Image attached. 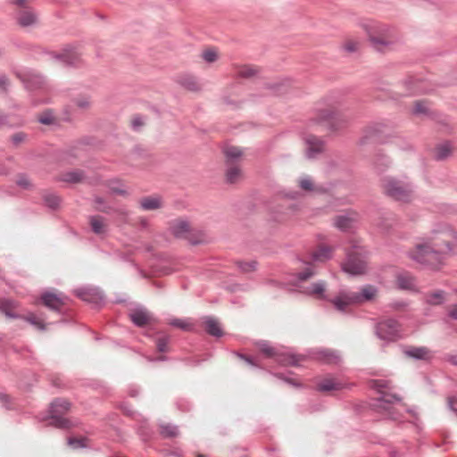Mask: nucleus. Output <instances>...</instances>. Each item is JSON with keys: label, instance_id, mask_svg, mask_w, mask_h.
<instances>
[{"label": "nucleus", "instance_id": "obj_1", "mask_svg": "<svg viewBox=\"0 0 457 457\" xmlns=\"http://www.w3.org/2000/svg\"><path fill=\"white\" fill-rule=\"evenodd\" d=\"M408 256L420 264L436 269L443 263L445 252L442 249H436L428 238H423L408 252Z\"/></svg>", "mask_w": 457, "mask_h": 457}, {"label": "nucleus", "instance_id": "obj_2", "mask_svg": "<svg viewBox=\"0 0 457 457\" xmlns=\"http://www.w3.org/2000/svg\"><path fill=\"white\" fill-rule=\"evenodd\" d=\"M381 187L383 193L394 201L410 204L413 199V186L406 178L386 177Z\"/></svg>", "mask_w": 457, "mask_h": 457}, {"label": "nucleus", "instance_id": "obj_3", "mask_svg": "<svg viewBox=\"0 0 457 457\" xmlns=\"http://www.w3.org/2000/svg\"><path fill=\"white\" fill-rule=\"evenodd\" d=\"M428 240L433 244L436 249H441L445 246L448 252H451L457 241V231L449 224L439 222L435 224L431 230V236L428 237Z\"/></svg>", "mask_w": 457, "mask_h": 457}, {"label": "nucleus", "instance_id": "obj_4", "mask_svg": "<svg viewBox=\"0 0 457 457\" xmlns=\"http://www.w3.org/2000/svg\"><path fill=\"white\" fill-rule=\"evenodd\" d=\"M367 252L358 245L346 253V260L341 264L342 270L352 276L363 275L367 271Z\"/></svg>", "mask_w": 457, "mask_h": 457}, {"label": "nucleus", "instance_id": "obj_5", "mask_svg": "<svg viewBox=\"0 0 457 457\" xmlns=\"http://www.w3.org/2000/svg\"><path fill=\"white\" fill-rule=\"evenodd\" d=\"M170 230L176 238L187 239L193 245L205 242L204 233L202 230L193 229L190 223L185 220H175L170 224Z\"/></svg>", "mask_w": 457, "mask_h": 457}, {"label": "nucleus", "instance_id": "obj_6", "mask_svg": "<svg viewBox=\"0 0 457 457\" xmlns=\"http://www.w3.org/2000/svg\"><path fill=\"white\" fill-rule=\"evenodd\" d=\"M313 119L318 123L325 124L328 129L333 131L343 129L349 124V120L346 117L330 110L318 111Z\"/></svg>", "mask_w": 457, "mask_h": 457}, {"label": "nucleus", "instance_id": "obj_7", "mask_svg": "<svg viewBox=\"0 0 457 457\" xmlns=\"http://www.w3.org/2000/svg\"><path fill=\"white\" fill-rule=\"evenodd\" d=\"M260 351L267 357L274 358L277 361L283 365H298V358L293 354L279 353L274 347L267 342H261L258 344Z\"/></svg>", "mask_w": 457, "mask_h": 457}, {"label": "nucleus", "instance_id": "obj_8", "mask_svg": "<svg viewBox=\"0 0 457 457\" xmlns=\"http://www.w3.org/2000/svg\"><path fill=\"white\" fill-rule=\"evenodd\" d=\"M376 333L382 340L395 341L400 337L399 324L393 319L383 320L378 323Z\"/></svg>", "mask_w": 457, "mask_h": 457}, {"label": "nucleus", "instance_id": "obj_9", "mask_svg": "<svg viewBox=\"0 0 457 457\" xmlns=\"http://www.w3.org/2000/svg\"><path fill=\"white\" fill-rule=\"evenodd\" d=\"M368 37L371 46L378 52L386 51L395 42L389 27H385L384 36H379L375 32H368Z\"/></svg>", "mask_w": 457, "mask_h": 457}, {"label": "nucleus", "instance_id": "obj_10", "mask_svg": "<svg viewBox=\"0 0 457 457\" xmlns=\"http://www.w3.org/2000/svg\"><path fill=\"white\" fill-rule=\"evenodd\" d=\"M401 400V397L396 395L381 393V396L377 399L375 406L378 411L387 414L391 419H395L393 405L400 403Z\"/></svg>", "mask_w": 457, "mask_h": 457}, {"label": "nucleus", "instance_id": "obj_11", "mask_svg": "<svg viewBox=\"0 0 457 457\" xmlns=\"http://www.w3.org/2000/svg\"><path fill=\"white\" fill-rule=\"evenodd\" d=\"M293 86L294 83L290 79L284 78L266 83L264 88L267 89L270 95L280 96L288 94L293 88Z\"/></svg>", "mask_w": 457, "mask_h": 457}, {"label": "nucleus", "instance_id": "obj_12", "mask_svg": "<svg viewBox=\"0 0 457 457\" xmlns=\"http://www.w3.org/2000/svg\"><path fill=\"white\" fill-rule=\"evenodd\" d=\"M17 24L22 28L35 26L38 21L37 12L32 8L16 10Z\"/></svg>", "mask_w": 457, "mask_h": 457}, {"label": "nucleus", "instance_id": "obj_13", "mask_svg": "<svg viewBox=\"0 0 457 457\" xmlns=\"http://www.w3.org/2000/svg\"><path fill=\"white\" fill-rule=\"evenodd\" d=\"M305 154L309 159H314L325 151V143L316 136L310 135L305 138Z\"/></svg>", "mask_w": 457, "mask_h": 457}, {"label": "nucleus", "instance_id": "obj_14", "mask_svg": "<svg viewBox=\"0 0 457 457\" xmlns=\"http://www.w3.org/2000/svg\"><path fill=\"white\" fill-rule=\"evenodd\" d=\"M358 214L355 212H347L345 214L337 216L334 225L341 231H348L358 221Z\"/></svg>", "mask_w": 457, "mask_h": 457}, {"label": "nucleus", "instance_id": "obj_15", "mask_svg": "<svg viewBox=\"0 0 457 457\" xmlns=\"http://www.w3.org/2000/svg\"><path fill=\"white\" fill-rule=\"evenodd\" d=\"M335 308L340 312H345L350 305L357 304L353 297V292L340 291L338 295L331 300Z\"/></svg>", "mask_w": 457, "mask_h": 457}, {"label": "nucleus", "instance_id": "obj_16", "mask_svg": "<svg viewBox=\"0 0 457 457\" xmlns=\"http://www.w3.org/2000/svg\"><path fill=\"white\" fill-rule=\"evenodd\" d=\"M41 300L46 307L55 312H60L65 304L64 299L61 295L48 291L42 294Z\"/></svg>", "mask_w": 457, "mask_h": 457}, {"label": "nucleus", "instance_id": "obj_17", "mask_svg": "<svg viewBox=\"0 0 457 457\" xmlns=\"http://www.w3.org/2000/svg\"><path fill=\"white\" fill-rule=\"evenodd\" d=\"M378 295V288L372 285H366L361 288L360 292H353V297L357 304L370 302L375 299Z\"/></svg>", "mask_w": 457, "mask_h": 457}, {"label": "nucleus", "instance_id": "obj_18", "mask_svg": "<svg viewBox=\"0 0 457 457\" xmlns=\"http://www.w3.org/2000/svg\"><path fill=\"white\" fill-rule=\"evenodd\" d=\"M244 178L240 164H226L225 180L228 184H237Z\"/></svg>", "mask_w": 457, "mask_h": 457}, {"label": "nucleus", "instance_id": "obj_19", "mask_svg": "<svg viewBox=\"0 0 457 457\" xmlns=\"http://www.w3.org/2000/svg\"><path fill=\"white\" fill-rule=\"evenodd\" d=\"M223 154L225 155V164H239L243 156L242 149L234 145L226 146L223 149Z\"/></svg>", "mask_w": 457, "mask_h": 457}, {"label": "nucleus", "instance_id": "obj_20", "mask_svg": "<svg viewBox=\"0 0 457 457\" xmlns=\"http://www.w3.org/2000/svg\"><path fill=\"white\" fill-rule=\"evenodd\" d=\"M404 354L414 360H429L431 358V351L425 346L420 347H409L404 350Z\"/></svg>", "mask_w": 457, "mask_h": 457}, {"label": "nucleus", "instance_id": "obj_21", "mask_svg": "<svg viewBox=\"0 0 457 457\" xmlns=\"http://www.w3.org/2000/svg\"><path fill=\"white\" fill-rule=\"evenodd\" d=\"M317 391L331 392L338 391L344 388V384L332 378H326L317 384Z\"/></svg>", "mask_w": 457, "mask_h": 457}, {"label": "nucleus", "instance_id": "obj_22", "mask_svg": "<svg viewBox=\"0 0 457 457\" xmlns=\"http://www.w3.org/2000/svg\"><path fill=\"white\" fill-rule=\"evenodd\" d=\"M453 147L451 142L445 141L435 147L434 158L436 161H445L453 154Z\"/></svg>", "mask_w": 457, "mask_h": 457}, {"label": "nucleus", "instance_id": "obj_23", "mask_svg": "<svg viewBox=\"0 0 457 457\" xmlns=\"http://www.w3.org/2000/svg\"><path fill=\"white\" fill-rule=\"evenodd\" d=\"M176 81L182 87L189 90V91H198L200 90V86L197 83L195 78L189 74H182L177 77Z\"/></svg>", "mask_w": 457, "mask_h": 457}, {"label": "nucleus", "instance_id": "obj_24", "mask_svg": "<svg viewBox=\"0 0 457 457\" xmlns=\"http://www.w3.org/2000/svg\"><path fill=\"white\" fill-rule=\"evenodd\" d=\"M130 320L137 327H144L150 322L151 316L145 309H136L129 314Z\"/></svg>", "mask_w": 457, "mask_h": 457}, {"label": "nucleus", "instance_id": "obj_25", "mask_svg": "<svg viewBox=\"0 0 457 457\" xmlns=\"http://www.w3.org/2000/svg\"><path fill=\"white\" fill-rule=\"evenodd\" d=\"M204 326L206 332L215 337H221L223 336L222 328L219 321L212 317L204 318Z\"/></svg>", "mask_w": 457, "mask_h": 457}, {"label": "nucleus", "instance_id": "obj_26", "mask_svg": "<svg viewBox=\"0 0 457 457\" xmlns=\"http://www.w3.org/2000/svg\"><path fill=\"white\" fill-rule=\"evenodd\" d=\"M78 297L85 302L97 303L98 301L102 300L99 293L90 288H79L75 291Z\"/></svg>", "mask_w": 457, "mask_h": 457}, {"label": "nucleus", "instance_id": "obj_27", "mask_svg": "<svg viewBox=\"0 0 457 457\" xmlns=\"http://www.w3.org/2000/svg\"><path fill=\"white\" fill-rule=\"evenodd\" d=\"M89 224L92 231L96 235L106 233L107 225L105 219L100 215H93L89 217Z\"/></svg>", "mask_w": 457, "mask_h": 457}, {"label": "nucleus", "instance_id": "obj_28", "mask_svg": "<svg viewBox=\"0 0 457 457\" xmlns=\"http://www.w3.org/2000/svg\"><path fill=\"white\" fill-rule=\"evenodd\" d=\"M18 307V303L12 300L4 299L0 301V312L10 319H19L21 316L13 312Z\"/></svg>", "mask_w": 457, "mask_h": 457}, {"label": "nucleus", "instance_id": "obj_29", "mask_svg": "<svg viewBox=\"0 0 457 457\" xmlns=\"http://www.w3.org/2000/svg\"><path fill=\"white\" fill-rule=\"evenodd\" d=\"M71 403L62 398L53 401L50 404V413L65 414L71 410Z\"/></svg>", "mask_w": 457, "mask_h": 457}, {"label": "nucleus", "instance_id": "obj_30", "mask_svg": "<svg viewBox=\"0 0 457 457\" xmlns=\"http://www.w3.org/2000/svg\"><path fill=\"white\" fill-rule=\"evenodd\" d=\"M317 358L325 364H337L340 361L339 354L331 350H321L318 352Z\"/></svg>", "mask_w": 457, "mask_h": 457}, {"label": "nucleus", "instance_id": "obj_31", "mask_svg": "<svg viewBox=\"0 0 457 457\" xmlns=\"http://www.w3.org/2000/svg\"><path fill=\"white\" fill-rule=\"evenodd\" d=\"M139 204L145 211L158 210L162 207V199L160 196H147L142 198Z\"/></svg>", "mask_w": 457, "mask_h": 457}, {"label": "nucleus", "instance_id": "obj_32", "mask_svg": "<svg viewBox=\"0 0 457 457\" xmlns=\"http://www.w3.org/2000/svg\"><path fill=\"white\" fill-rule=\"evenodd\" d=\"M67 65H75L79 62V54L72 50L65 49L60 54L54 56Z\"/></svg>", "mask_w": 457, "mask_h": 457}, {"label": "nucleus", "instance_id": "obj_33", "mask_svg": "<svg viewBox=\"0 0 457 457\" xmlns=\"http://www.w3.org/2000/svg\"><path fill=\"white\" fill-rule=\"evenodd\" d=\"M404 83L410 91V94H425L428 92L424 81L420 79H410L405 80Z\"/></svg>", "mask_w": 457, "mask_h": 457}, {"label": "nucleus", "instance_id": "obj_34", "mask_svg": "<svg viewBox=\"0 0 457 457\" xmlns=\"http://www.w3.org/2000/svg\"><path fill=\"white\" fill-rule=\"evenodd\" d=\"M63 414L50 413L51 425L57 428L68 429L73 426L71 421L62 417Z\"/></svg>", "mask_w": 457, "mask_h": 457}, {"label": "nucleus", "instance_id": "obj_35", "mask_svg": "<svg viewBox=\"0 0 457 457\" xmlns=\"http://www.w3.org/2000/svg\"><path fill=\"white\" fill-rule=\"evenodd\" d=\"M85 178L84 172L80 170H74L71 171H68L63 173L60 180L68 182V183H79Z\"/></svg>", "mask_w": 457, "mask_h": 457}, {"label": "nucleus", "instance_id": "obj_36", "mask_svg": "<svg viewBox=\"0 0 457 457\" xmlns=\"http://www.w3.org/2000/svg\"><path fill=\"white\" fill-rule=\"evenodd\" d=\"M260 73V69L253 65H243L237 70V75L242 79H252Z\"/></svg>", "mask_w": 457, "mask_h": 457}, {"label": "nucleus", "instance_id": "obj_37", "mask_svg": "<svg viewBox=\"0 0 457 457\" xmlns=\"http://www.w3.org/2000/svg\"><path fill=\"white\" fill-rule=\"evenodd\" d=\"M412 113L416 116L425 115L430 116L432 112L428 107V102L425 100H418L414 102Z\"/></svg>", "mask_w": 457, "mask_h": 457}, {"label": "nucleus", "instance_id": "obj_38", "mask_svg": "<svg viewBox=\"0 0 457 457\" xmlns=\"http://www.w3.org/2000/svg\"><path fill=\"white\" fill-rule=\"evenodd\" d=\"M326 287V283L324 281H319L311 285L308 287V293L312 295H316L319 299H326V295L324 294Z\"/></svg>", "mask_w": 457, "mask_h": 457}, {"label": "nucleus", "instance_id": "obj_39", "mask_svg": "<svg viewBox=\"0 0 457 457\" xmlns=\"http://www.w3.org/2000/svg\"><path fill=\"white\" fill-rule=\"evenodd\" d=\"M160 434L163 438H173L178 436V427L172 424H161Z\"/></svg>", "mask_w": 457, "mask_h": 457}, {"label": "nucleus", "instance_id": "obj_40", "mask_svg": "<svg viewBox=\"0 0 457 457\" xmlns=\"http://www.w3.org/2000/svg\"><path fill=\"white\" fill-rule=\"evenodd\" d=\"M396 283L401 289H411L414 287V278L409 275L399 274L396 277Z\"/></svg>", "mask_w": 457, "mask_h": 457}, {"label": "nucleus", "instance_id": "obj_41", "mask_svg": "<svg viewBox=\"0 0 457 457\" xmlns=\"http://www.w3.org/2000/svg\"><path fill=\"white\" fill-rule=\"evenodd\" d=\"M332 248L329 246H321L316 252L312 253V258L314 261H326L331 258Z\"/></svg>", "mask_w": 457, "mask_h": 457}, {"label": "nucleus", "instance_id": "obj_42", "mask_svg": "<svg viewBox=\"0 0 457 457\" xmlns=\"http://www.w3.org/2000/svg\"><path fill=\"white\" fill-rule=\"evenodd\" d=\"M445 299V292L442 290H438L436 292L430 293L427 295L426 301L428 303L432 305L441 304Z\"/></svg>", "mask_w": 457, "mask_h": 457}, {"label": "nucleus", "instance_id": "obj_43", "mask_svg": "<svg viewBox=\"0 0 457 457\" xmlns=\"http://www.w3.org/2000/svg\"><path fill=\"white\" fill-rule=\"evenodd\" d=\"M44 202L46 205H47L49 208L55 210L59 207L61 199L60 197L52 193H47L43 196Z\"/></svg>", "mask_w": 457, "mask_h": 457}, {"label": "nucleus", "instance_id": "obj_44", "mask_svg": "<svg viewBox=\"0 0 457 457\" xmlns=\"http://www.w3.org/2000/svg\"><path fill=\"white\" fill-rule=\"evenodd\" d=\"M257 262L256 261H251V262H242L238 261L237 262V265L238 269L244 272V273H249L253 272L257 268Z\"/></svg>", "mask_w": 457, "mask_h": 457}, {"label": "nucleus", "instance_id": "obj_45", "mask_svg": "<svg viewBox=\"0 0 457 457\" xmlns=\"http://www.w3.org/2000/svg\"><path fill=\"white\" fill-rule=\"evenodd\" d=\"M87 439L86 437H79V438L69 437L67 439V444L73 449L87 447Z\"/></svg>", "mask_w": 457, "mask_h": 457}, {"label": "nucleus", "instance_id": "obj_46", "mask_svg": "<svg viewBox=\"0 0 457 457\" xmlns=\"http://www.w3.org/2000/svg\"><path fill=\"white\" fill-rule=\"evenodd\" d=\"M23 320H25L27 322L30 323L31 325L35 326L39 330H45L46 329V324L43 320L37 319L34 314L30 313L28 316L21 317Z\"/></svg>", "mask_w": 457, "mask_h": 457}, {"label": "nucleus", "instance_id": "obj_47", "mask_svg": "<svg viewBox=\"0 0 457 457\" xmlns=\"http://www.w3.org/2000/svg\"><path fill=\"white\" fill-rule=\"evenodd\" d=\"M359 46L360 43L358 41L347 39L343 43L342 47L345 52L352 54L358 51Z\"/></svg>", "mask_w": 457, "mask_h": 457}, {"label": "nucleus", "instance_id": "obj_48", "mask_svg": "<svg viewBox=\"0 0 457 457\" xmlns=\"http://www.w3.org/2000/svg\"><path fill=\"white\" fill-rule=\"evenodd\" d=\"M299 187L307 192L314 191L315 187L312 180L309 177L303 178L299 180Z\"/></svg>", "mask_w": 457, "mask_h": 457}, {"label": "nucleus", "instance_id": "obj_49", "mask_svg": "<svg viewBox=\"0 0 457 457\" xmlns=\"http://www.w3.org/2000/svg\"><path fill=\"white\" fill-rule=\"evenodd\" d=\"M170 325L176 328H179L184 331H188L191 329L192 326L186 320L182 319H174L170 321Z\"/></svg>", "mask_w": 457, "mask_h": 457}, {"label": "nucleus", "instance_id": "obj_50", "mask_svg": "<svg viewBox=\"0 0 457 457\" xmlns=\"http://www.w3.org/2000/svg\"><path fill=\"white\" fill-rule=\"evenodd\" d=\"M204 60L209 63L214 62L218 59V54L213 49L205 50L202 54Z\"/></svg>", "mask_w": 457, "mask_h": 457}, {"label": "nucleus", "instance_id": "obj_51", "mask_svg": "<svg viewBox=\"0 0 457 457\" xmlns=\"http://www.w3.org/2000/svg\"><path fill=\"white\" fill-rule=\"evenodd\" d=\"M16 183L24 189H31L33 187L32 183L25 174H21Z\"/></svg>", "mask_w": 457, "mask_h": 457}, {"label": "nucleus", "instance_id": "obj_52", "mask_svg": "<svg viewBox=\"0 0 457 457\" xmlns=\"http://www.w3.org/2000/svg\"><path fill=\"white\" fill-rule=\"evenodd\" d=\"M94 201L97 204V206L96 207V211L105 212V213L110 212L111 208L109 206L105 205L104 198H102L100 196H96L94 198Z\"/></svg>", "mask_w": 457, "mask_h": 457}, {"label": "nucleus", "instance_id": "obj_53", "mask_svg": "<svg viewBox=\"0 0 457 457\" xmlns=\"http://www.w3.org/2000/svg\"><path fill=\"white\" fill-rule=\"evenodd\" d=\"M169 337H160L157 338L156 346L160 353H164L168 349Z\"/></svg>", "mask_w": 457, "mask_h": 457}, {"label": "nucleus", "instance_id": "obj_54", "mask_svg": "<svg viewBox=\"0 0 457 457\" xmlns=\"http://www.w3.org/2000/svg\"><path fill=\"white\" fill-rule=\"evenodd\" d=\"M313 275H314V270H313L312 267L309 266L303 272H299L296 277L299 281H305V280L309 279L310 278H312Z\"/></svg>", "mask_w": 457, "mask_h": 457}, {"label": "nucleus", "instance_id": "obj_55", "mask_svg": "<svg viewBox=\"0 0 457 457\" xmlns=\"http://www.w3.org/2000/svg\"><path fill=\"white\" fill-rule=\"evenodd\" d=\"M37 120L44 125H50L54 122V118L50 112H45L43 115L39 116Z\"/></svg>", "mask_w": 457, "mask_h": 457}, {"label": "nucleus", "instance_id": "obj_56", "mask_svg": "<svg viewBox=\"0 0 457 457\" xmlns=\"http://www.w3.org/2000/svg\"><path fill=\"white\" fill-rule=\"evenodd\" d=\"M27 138V135L23 132H17L12 135V142L15 146H18L21 143H23Z\"/></svg>", "mask_w": 457, "mask_h": 457}, {"label": "nucleus", "instance_id": "obj_57", "mask_svg": "<svg viewBox=\"0 0 457 457\" xmlns=\"http://www.w3.org/2000/svg\"><path fill=\"white\" fill-rule=\"evenodd\" d=\"M389 386V382L383 379H375L370 382V386L372 388L378 389L380 391L382 388H386Z\"/></svg>", "mask_w": 457, "mask_h": 457}, {"label": "nucleus", "instance_id": "obj_58", "mask_svg": "<svg viewBox=\"0 0 457 457\" xmlns=\"http://www.w3.org/2000/svg\"><path fill=\"white\" fill-rule=\"evenodd\" d=\"M74 103L80 109H88L90 107V100L88 97L76 98Z\"/></svg>", "mask_w": 457, "mask_h": 457}, {"label": "nucleus", "instance_id": "obj_59", "mask_svg": "<svg viewBox=\"0 0 457 457\" xmlns=\"http://www.w3.org/2000/svg\"><path fill=\"white\" fill-rule=\"evenodd\" d=\"M236 355L239 359H241L244 361H245L250 366H253V367H257L258 366V364L254 361V360L251 356H248V355H245V354H243V353H236Z\"/></svg>", "mask_w": 457, "mask_h": 457}, {"label": "nucleus", "instance_id": "obj_60", "mask_svg": "<svg viewBox=\"0 0 457 457\" xmlns=\"http://www.w3.org/2000/svg\"><path fill=\"white\" fill-rule=\"evenodd\" d=\"M31 81H33L35 83V86L31 85V82L30 81H28L27 82V87L30 88V89H33V88H36V87H38L41 86V84L43 83V79L41 77L39 76H33L31 78Z\"/></svg>", "mask_w": 457, "mask_h": 457}, {"label": "nucleus", "instance_id": "obj_61", "mask_svg": "<svg viewBox=\"0 0 457 457\" xmlns=\"http://www.w3.org/2000/svg\"><path fill=\"white\" fill-rule=\"evenodd\" d=\"M144 125V121L140 116H135L131 121V126L135 130H138Z\"/></svg>", "mask_w": 457, "mask_h": 457}, {"label": "nucleus", "instance_id": "obj_62", "mask_svg": "<svg viewBox=\"0 0 457 457\" xmlns=\"http://www.w3.org/2000/svg\"><path fill=\"white\" fill-rule=\"evenodd\" d=\"M28 0H11V4L15 5L17 9L29 8L26 4Z\"/></svg>", "mask_w": 457, "mask_h": 457}, {"label": "nucleus", "instance_id": "obj_63", "mask_svg": "<svg viewBox=\"0 0 457 457\" xmlns=\"http://www.w3.org/2000/svg\"><path fill=\"white\" fill-rule=\"evenodd\" d=\"M450 408L457 413V395L448 399Z\"/></svg>", "mask_w": 457, "mask_h": 457}, {"label": "nucleus", "instance_id": "obj_64", "mask_svg": "<svg viewBox=\"0 0 457 457\" xmlns=\"http://www.w3.org/2000/svg\"><path fill=\"white\" fill-rule=\"evenodd\" d=\"M449 317L453 320H457V304H453L450 307L448 312Z\"/></svg>", "mask_w": 457, "mask_h": 457}]
</instances>
